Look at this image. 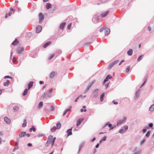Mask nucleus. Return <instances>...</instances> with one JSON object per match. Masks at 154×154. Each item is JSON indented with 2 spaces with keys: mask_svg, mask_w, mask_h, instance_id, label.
I'll list each match as a JSON object with an SVG mask.
<instances>
[{
  "mask_svg": "<svg viewBox=\"0 0 154 154\" xmlns=\"http://www.w3.org/2000/svg\"><path fill=\"white\" fill-rule=\"evenodd\" d=\"M56 139V137L53 138V136L52 135L49 136L48 138L47 142L45 144V146L48 147L51 144V147H52Z\"/></svg>",
  "mask_w": 154,
  "mask_h": 154,
  "instance_id": "f257e3e1",
  "label": "nucleus"
},
{
  "mask_svg": "<svg viewBox=\"0 0 154 154\" xmlns=\"http://www.w3.org/2000/svg\"><path fill=\"white\" fill-rule=\"evenodd\" d=\"M99 16L98 14H95L93 16L92 21L95 23H97L99 21Z\"/></svg>",
  "mask_w": 154,
  "mask_h": 154,
  "instance_id": "f03ea898",
  "label": "nucleus"
},
{
  "mask_svg": "<svg viewBox=\"0 0 154 154\" xmlns=\"http://www.w3.org/2000/svg\"><path fill=\"white\" fill-rule=\"evenodd\" d=\"M128 129V125H125L122 128L120 129L119 131V132L121 134H123L126 132Z\"/></svg>",
  "mask_w": 154,
  "mask_h": 154,
  "instance_id": "7ed1b4c3",
  "label": "nucleus"
},
{
  "mask_svg": "<svg viewBox=\"0 0 154 154\" xmlns=\"http://www.w3.org/2000/svg\"><path fill=\"white\" fill-rule=\"evenodd\" d=\"M126 120V118L125 117H124L123 119L120 120L117 123V125L118 126L124 123L125 122Z\"/></svg>",
  "mask_w": 154,
  "mask_h": 154,
  "instance_id": "20e7f679",
  "label": "nucleus"
},
{
  "mask_svg": "<svg viewBox=\"0 0 154 154\" xmlns=\"http://www.w3.org/2000/svg\"><path fill=\"white\" fill-rule=\"evenodd\" d=\"M119 62V60H116L113 62L110 63L108 67L109 69H111L114 65L117 63Z\"/></svg>",
  "mask_w": 154,
  "mask_h": 154,
  "instance_id": "39448f33",
  "label": "nucleus"
},
{
  "mask_svg": "<svg viewBox=\"0 0 154 154\" xmlns=\"http://www.w3.org/2000/svg\"><path fill=\"white\" fill-rule=\"evenodd\" d=\"M132 152L133 154H140L141 150L139 149H137V147H136L134 148Z\"/></svg>",
  "mask_w": 154,
  "mask_h": 154,
  "instance_id": "423d86ee",
  "label": "nucleus"
},
{
  "mask_svg": "<svg viewBox=\"0 0 154 154\" xmlns=\"http://www.w3.org/2000/svg\"><path fill=\"white\" fill-rule=\"evenodd\" d=\"M94 82L95 81H94L93 82H91L90 83L88 84L87 88L85 91L84 92L85 93H86L88 91L90 88L92 86V85L94 83Z\"/></svg>",
  "mask_w": 154,
  "mask_h": 154,
  "instance_id": "0eeeda50",
  "label": "nucleus"
},
{
  "mask_svg": "<svg viewBox=\"0 0 154 154\" xmlns=\"http://www.w3.org/2000/svg\"><path fill=\"white\" fill-rule=\"evenodd\" d=\"M39 22L41 23L44 19V16L42 13H40L38 15Z\"/></svg>",
  "mask_w": 154,
  "mask_h": 154,
  "instance_id": "6e6552de",
  "label": "nucleus"
},
{
  "mask_svg": "<svg viewBox=\"0 0 154 154\" xmlns=\"http://www.w3.org/2000/svg\"><path fill=\"white\" fill-rule=\"evenodd\" d=\"M109 11H106L103 12L101 14V17L102 18L105 17L107 14L109 13Z\"/></svg>",
  "mask_w": 154,
  "mask_h": 154,
  "instance_id": "1a4fd4ad",
  "label": "nucleus"
},
{
  "mask_svg": "<svg viewBox=\"0 0 154 154\" xmlns=\"http://www.w3.org/2000/svg\"><path fill=\"white\" fill-rule=\"evenodd\" d=\"M42 27L41 26H38L36 28V32L39 33L42 30Z\"/></svg>",
  "mask_w": 154,
  "mask_h": 154,
  "instance_id": "9d476101",
  "label": "nucleus"
},
{
  "mask_svg": "<svg viewBox=\"0 0 154 154\" xmlns=\"http://www.w3.org/2000/svg\"><path fill=\"white\" fill-rule=\"evenodd\" d=\"M99 91V90L98 89L94 90V97L96 98L98 96Z\"/></svg>",
  "mask_w": 154,
  "mask_h": 154,
  "instance_id": "9b49d317",
  "label": "nucleus"
},
{
  "mask_svg": "<svg viewBox=\"0 0 154 154\" xmlns=\"http://www.w3.org/2000/svg\"><path fill=\"white\" fill-rule=\"evenodd\" d=\"M83 119L80 118L77 121V126H79L81 124V122L83 121Z\"/></svg>",
  "mask_w": 154,
  "mask_h": 154,
  "instance_id": "f8f14e48",
  "label": "nucleus"
},
{
  "mask_svg": "<svg viewBox=\"0 0 154 154\" xmlns=\"http://www.w3.org/2000/svg\"><path fill=\"white\" fill-rule=\"evenodd\" d=\"M24 51V48H19L17 50V53L20 54L22 51Z\"/></svg>",
  "mask_w": 154,
  "mask_h": 154,
  "instance_id": "ddd939ff",
  "label": "nucleus"
},
{
  "mask_svg": "<svg viewBox=\"0 0 154 154\" xmlns=\"http://www.w3.org/2000/svg\"><path fill=\"white\" fill-rule=\"evenodd\" d=\"M106 29V30L104 32L105 35H107L108 34H109L110 33V30L109 28H106V29Z\"/></svg>",
  "mask_w": 154,
  "mask_h": 154,
  "instance_id": "4468645a",
  "label": "nucleus"
},
{
  "mask_svg": "<svg viewBox=\"0 0 154 154\" xmlns=\"http://www.w3.org/2000/svg\"><path fill=\"white\" fill-rule=\"evenodd\" d=\"M140 91V89H139L137 91H136L135 94V99L137 98L139 96V92Z\"/></svg>",
  "mask_w": 154,
  "mask_h": 154,
  "instance_id": "2eb2a0df",
  "label": "nucleus"
},
{
  "mask_svg": "<svg viewBox=\"0 0 154 154\" xmlns=\"http://www.w3.org/2000/svg\"><path fill=\"white\" fill-rule=\"evenodd\" d=\"M133 53V50L131 49H130L127 52V54L128 56H131L132 55Z\"/></svg>",
  "mask_w": 154,
  "mask_h": 154,
  "instance_id": "dca6fc26",
  "label": "nucleus"
},
{
  "mask_svg": "<svg viewBox=\"0 0 154 154\" xmlns=\"http://www.w3.org/2000/svg\"><path fill=\"white\" fill-rule=\"evenodd\" d=\"M4 120L7 124H10L11 123V121L10 119H9L7 117H5Z\"/></svg>",
  "mask_w": 154,
  "mask_h": 154,
  "instance_id": "f3484780",
  "label": "nucleus"
},
{
  "mask_svg": "<svg viewBox=\"0 0 154 154\" xmlns=\"http://www.w3.org/2000/svg\"><path fill=\"white\" fill-rule=\"evenodd\" d=\"M19 43V41L17 39L15 40L12 42V45H17Z\"/></svg>",
  "mask_w": 154,
  "mask_h": 154,
  "instance_id": "a211bd4d",
  "label": "nucleus"
},
{
  "mask_svg": "<svg viewBox=\"0 0 154 154\" xmlns=\"http://www.w3.org/2000/svg\"><path fill=\"white\" fill-rule=\"evenodd\" d=\"M84 144H85L84 142H82L80 144V145L79 147V150L78 151V152H79L81 150L82 148V147L84 146Z\"/></svg>",
  "mask_w": 154,
  "mask_h": 154,
  "instance_id": "6ab92c4d",
  "label": "nucleus"
},
{
  "mask_svg": "<svg viewBox=\"0 0 154 154\" xmlns=\"http://www.w3.org/2000/svg\"><path fill=\"white\" fill-rule=\"evenodd\" d=\"M154 102V100L153 101ZM149 111L152 112L154 111V104L152 105L149 108Z\"/></svg>",
  "mask_w": 154,
  "mask_h": 154,
  "instance_id": "aec40b11",
  "label": "nucleus"
},
{
  "mask_svg": "<svg viewBox=\"0 0 154 154\" xmlns=\"http://www.w3.org/2000/svg\"><path fill=\"white\" fill-rule=\"evenodd\" d=\"M51 44V41L48 42L47 43H45L43 46V47L45 48H46L48 46L50 45Z\"/></svg>",
  "mask_w": 154,
  "mask_h": 154,
  "instance_id": "412c9836",
  "label": "nucleus"
},
{
  "mask_svg": "<svg viewBox=\"0 0 154 154\" xmlns=\"http://www.w3.org/2000/svg\"><path fill=\"white\" fill-rule=\"evenodd\" d=\"M105 95V93L104 92L101 95L100 97V101L101 102H102L103 100V97Z\"/></svg>",
  "mask_w": 154,
  "mask_h": 154,
  "instance_id": "4be33fe9",
  "label": "nucleus"
},
{
  "mask_svg": "<svg viewBox=\"0 0 154 154\" xmlns=\"http://www.w3.org/2000/svg\"><path fill=\"white\" fill-rule=\"evenodd\" d=\"M33 82L32 81L30 82L28 84V89H29L32 86Z\"/></svg>",
  "mask_w": 154,
  "mask_h": 154,
  "instance_id": "5701e85b",
  "label": "nucleus"
},
{
  "mask_svg": "<svg viewBox=\"0 0 154 154\" xmlns=\"http://www.w3.org/2000/svg\"><path fill=\"white\" fill-rule=\"evenodd\" d=\"M26 134V132H21L19 134V137H22L24 136Z\"/></svg>",
  "mask_w": 154,
  "mask_h": 154,
  "instance_id": "b1692460",
  "label": "nucleus"
},
{
  "mask_svg": "<svg viewBox=\"0 0 154 154\" xmlns=\"http://www.w3.org/2000/svg\"><path fill=\"white\" fill-rule=\"evenodd\" d=\"M66 23H62L60 26V29H63L66 25Z\"/></svg>",
  "mask_w": 154,
  "mask_h": 154,
  "instance_id": "393cba45",
  "label": "nucleus"
},
{
  "mask_svg": "<svg viewBox=\"0 0 154 154\" xmlns=\"http://www.w3.org/2000/svg\"><path fill=\"white\" fill-rule=\"evenodd\" d=\"M9 83L10 81L9 80H7L6 82L4 83V86H8L9 85Z\"/></svg>",
  "mask_w": 154,
  "mask_h": 154,
  "instance_id": "a878e982",
  "label": "nucleus"
},
{
  "mask_svg": "<svg viewBox=\"0 0 154 154\" xmlns=\"http://www.w3.org/2000/svg\"><path fill=\"white\" fill-rule=\"evenodd\" d=\"M51 5L50 3H48L46 5V8L47 10H48L51 7Z\"/></svg>",
  "mask_w": 154,
  "mask_h": 154,
  "instance_id": "bb28decb",
  "label": "nucleus"
},
{
  "mask_svg": "<svg viewBox=\"0 0 154 154\" xmlns=\"http://www.w3.org/2000/svg\"><path fill=\"white\" fill-rule=\"evenodd\" d=\"M43 105V102L42 101L40 102L38 104V109H40L42 107Z\"/></svg>",
  "mask_w": 154,
  "mask_h": 154,
  "instance_id": "cd10ccee",
  "label": "nucleus"
},
{
  "mask_svg": "<svg viewBox=\"0 0 154 154\" xmlns=\"http://www.w3.org/2000/svg\"><path fill=\"white\" fill-rule=\"evenodd\" d=\"M72 128L68 129V136L72 134Z\"/></svg>",
  "mask_w": 154,
  "mask_h": 154,
  "instance_id": "c85d7f7f",
  "label": "nucleus"
},
{
  "mask_svg": "<svg viewBox=\"0 0 154 154\" xmlns=\"http://www.w3.org/2000/svg\"><path fill=\"white\" fill-rule=\"evenodd\" d=\"M72 128L68 129V136L72 134Z\"/></svg>",
  "mask_w": 154,
  "mask_h": 154,
  "instance_id": "c756f323",
  "label": "nucleus"
},
{
  "mask_svg": "<svg viewBox=\"0 0 154 154\" xmlns=\"http://www.w3.org/2000/svg\"><path fill=\"white\" fill-rule=\"evenodd\" d=\"M143 56V55H141L140 56L138 59H137V61L138 62H139L141 60H142V57Z\"/></svg>",
  "mask_w": 154,
  "mask_h": 154,
  "instance_id": "7c9ffc66",
  "label": "nucleus"
},
{
  "mask_svg": "<svg viewBox=\"0 0 154 154\" xmlns=\"http://www.w3.org/2000/svg\"><path fill=\"white\" fill-rule=\"evenodd\" d=\"M29 90L28 88L25 89L23 94V95L24 96L26 95L28 93V91Z\"/></svg>",
  "mask_w": 154,
  "mask_h": 154,
  "instance_id": "2f4dec72",
  "label": "nucleus"
},
{
  "mask_svg": "<svg viewBox=\"0 0 154 154\" xmlns=\"http://www.w3.org/2000/svg\"><path fill=\"white\" fill-rule=\"evenodd\" d=\"M151 132V131H148L146 134L145 136L147 137H148L150 134Z\"/></svg>",
  "mask_w": 154,
  "mask_h": 154,
  "instance_id": "473e14b6",
  "label": "nucleus"
},
{
  "mask_svg": "<svg viewBox=\"0 0 154 154\" xmlns=\"http://www.w3.org/2000/svg\"><path fill=\"white\" fill-rule=\"evenodd\" d=\"M57 126V129H59L61 126V125L60 123H57L56 124Z\"/></svg>",
  "mask_w": 154,
  "mask_h": 154,
  "instance_id": "72a5a7b5",
  "label": "nucleus"
},
{
  "mask_svg": "<svg viewBox=\"0 0 154 154\" xmlns=\"http://www.w3.org/2000/svg\"><path fill=\"white\" fill-rule=\"evenodd\" d=\"M55 73L53 71L50 74V77L51 78H53L54 75H55Z\"/></svg>",
  "mask_w": 154,
  "mask_h": 154,
  "instance_id": "f704fd0d",
  "label": "nucleus"
},
{
  "mask_svg": "<svg viewBox=\"0 0 154 154\" xmlns=\"http://www.w3.org/2000/svg\"><path fill=\"white\" fill-rule=\"evenodd\" d=\"M32 130L34 131L35 132V127L34 126H32V128H30L29 129V131H32Z\"/></svg>",
  "mask_w": 154,
  "mask_h": 154,
  "instance_id": "c9c22d12",
  "label": "nucleus"
},
{
  "mask_svg": "<svg viewBox=\"0 0 154 154\" xmlns=\"http://www.w3.org/2000/svg\"><path fill=\"white\" fill-rule=\"evenodd\" d=\"M19 109V107L17 106H16L14 107L13 109L14 111H17Z\"/></svg>",
  "mask_w": 154,
  "mask_h": 154,
  "instance_id": "e433bc0d",
  "label": "nucleus"
},
{
  "mask_svg": "<svg viewBox=\"0 0 154 154\" xmlns=\"http://www.w3.org/2000/svg\"><path fill=\"white\" fill-rule=\"evenodd\" d=\"M148 127L152 129L153 128V124L152 123H150L148 125Z\"/></svg>",
  "mask_w": 154,
  "mask_h": 154,
  "instance_id": "4c0bfd02",
  "label": "nucleus"
},
{
  "mask_svg": "<svg viewBox=\"0 0 154 154\" xmlns=\"http://www.w3.org/2000/svg\"><path fill=\"white\" fill-rule=\"evenodd\" d=\"M108 125V127L110 128V129H109V130H112L114 128V127H113L112 126V125L111 124H109Z\"/></svg>",
  "mask_w": 154,
  "mask_h": 154,
  "instance_id": "58836bf2",
  "label": "nucleus"
},
{
  "mask_svg": "<svg viewBox=\"0 0 154 154\" xmlns=\"http://www.w3.org/2000/svg\"><path fill=\"white\" fill-rule=\"evenodd\" d=\"M130 69V66H128L127 68L126 69L125 71L126 72H129Z\"/></svg>",
  "mask_w": 154,
  "mask_h": 154,
  "instance_id": "ea45409f",
  "label": "nucleus"
},
{
  "mask_svg": "<svg viewBox=\"0 0 154 154\" xmlns=\"http://www.w3.org/2000/svg\"><path fill=\"white\" fill-rule=\"evenodd\" d=\"M54 56V54H52L50 55L48 57V59H52Z\"/></svg>",
  "mask_w": 154,
  "mask_h": 154,
  "instance_id": "a19ab883",
  "label": "nucleus"
},
{
  "mask_svg": "<svg viewBox=\"0 0 154 154\" xmlns=\"http://www.w3.org/2000/svg\"><path fill=\"white\" fill-rule=\"evenodd\" d=\"M106 27H102V28H101L100 29V32H103V31L105 29H106Z\"/></svg>",
  "mask_w": 154,
  "mask_h": 154,
  "instance_id": "79ce46f5",
  "label": "nucleus"
},
{
  "mask_svg": "<svg viewBox=\"0 0 154 154\" xmlns=\"http://www.w3.org/2000/svg\"><path fill=\"white\" fill-rule=\"evenodd\" d=\"M72 26V23H71L68 24V30H69Z\"/></svg>",
  "mask_w": 154,
  "mask_h": 154,
  "instance_id": "37998d69",
  "label": "nucleus"
},
{
  "mask_svg": "<svg viewBox=\"0 0 154 154\" xmlns=\"http://www.w3.org/2000/svg\"><path fill=\"white\" fill-rule=\"evenodd\" d=\"M106 77L107 78H109V79H111V78H112V76L110 74L108 75H107Z\"/></svg>",
  "mask_w": 154,
  "mask_h": 154,
  "instance_id": "c03bdc74",
  "label": "nucleus"
},
{
  "mask_svg": "<svg viewBox=\"0 0 154 154\" xmlns=\"http://www.w3.org/2000/svg\"><path fill=\"white\" fill-rule=\"evenodd\" d=\"M109 80V78H107L106 77V78L104 79L103 81V83L106 82L108 81Z\"/></svg>",
  "mask_w": 154,
  "mask_h": 154,
  "instance_id": "a18cd8bd",
  "label": "nucleus"
},
{
  "mask_svg": "<svg viewBox=\"0 0 154 154\" xmlns=\"http://www.w3.org/2000/svg\"><path fill=\"white\" fill-rule=\"evenodd\" d=\"M82 96V95H80L79 97H77V98H76V99L75 100V102H76L77 101V100H78V99L79 98V97H81Z\"/></svg>",
  "mask_w": 154,
  "mask_h": 154,
  "instance_id": "49530a36",
  "label": "nucleus"
},
{
  "mask_svg": "<svg viewBox=\"0 0 154 154\" xmlns=\"http://www.w3.org/2000/svg\"><path fill=\"white\" fill-rule=\"evenodd\" d=\"M106 136H104L103 137L102 139V140L103 141H105L106 140Z\"/></svg>",
  "mask_w": 154,
  "mask_h": 154,
  "instance_id": "de8ad7c7",
  "label": "nucleus"
},
{
  "mask_svg": "<svg viewBox=\"0 0 154 154\" xmlns=\"http://www.w3.org/2000/svg\"><path fill=\"white\" fill-rule=\"evenodd\" d=\"M67 109H66L65 110V111L64 112V113L63 114V116H64L66 114V113H67Z\"/></svg>",
  "mask_w": 154,
  "mask_h": 154,
  "instance_id": "09e8293b",
  "label": "nucleus"
},
{
  "mask_svg": "<svg viewBox=\"0 0 154 154\" xmlns=\"http://www.w3.org/2000/svg\"><path fill=\"white\" fill-rule=\"evenodd\" d=\"M145 141V139H143L140 142V145H142Z\"/></svg>",
  "mask_w": 154,
  "mask_h": 154,
  "instance_id": "8fccbe9b",
  "label": "nucleus"
},
{
  "mask_svg": "<svg viewBox=\"0 0 154 154\" xmlns=\"http://www.w3.org/2000/svg\"><path fill=\"white\" fill-rule=\"evenodd\" d=\"M4 78L5 79H6V78H10L11 79H12L11 77L9 76H8V75L5 76Z\"/></svg>",
  "mask_w": 154,
  "mask_h": 154,
  "instance_id": "3c124183",
  "label": "nucleus"
},
{
  "mask_svg": "<svg viewBox=\"0 0 154 154\" xmlns=\"http://www.w3.org/2000/svg\"><path fill=\"white\" fill-rule=\"evenodd\" d=\"M46 95V94L45 93H44L42 95L41 97V98H44L45 97V96Z\"/></svg>",
  "mask_w": 154,
  "mask_h": 154,
  "instance_id": "603ef678",
  "label": "nucleus"
},
{
  "mask_svg": "<svg viewBox=\"0 0 154 154\" xmlns=\"http://www.w3.org/2000/svg\"><path fill=\"white\" fill-rule=\"evenodd\" d=\"M115 100H113L112 101V102L114 104H115V105H116V104H118V103L117 102H115Z\"/></svg>",
  "mask_w": 154,
  "mask_h": 154,
  "instance_id": "864d4df0",
  "label": "nucleus"
},
{
  "mask_svg": "<svg viewBox=\"0 0 154 154\" xmlns=\"http://www.w3.org/2000/svg\"><path fill=\"white\" fill-rule=\"evenodd\" d=\"M109 85V83H108L107 84H106L105 85V87L106 88H107L108 87Z\"/></svg>",
  "mask_w": 154,
  "mask_h": 154,
  "instance_id": "5fc2aeb1",
  "label": "nucleus"
},
{
  "mask_svg": "<svg viewBox=\"0 0 154 154\" xmlns=\"http://www.w3.org/2000/svg\"><path fill=\"white\" fill-rule=\"evenodd\" d=\"M145 81L142 84V85L140 86V88H141L143 86H144L145 84Z\"/></svg>",
  "mask_w": 154,
  "mask_h": 154,
  "instance_id": "6e6d98bb",
  "label": "nucleus"
},
{
  "mask_svg": "<svg viewBox=\"0 0 154 154\" xmlns=\"http://www.w3.org/2000/svg\"><path fill=\"white\" fill-rule=\"evenodd\" d=\"M124 62V60H122L119 63V65H121V64L122 63H123V62Z\"/></svg>",
  "mask_w": 154,
  "mask_h": 154,
  "instance_id": "4d7b16f0",
  "label": "nucleus"
},
{
  "mask_svg": "<svg viewBox=\"0 0 154 154\" xmlns=\"http://www.w3.org/2000/svg\"><path fill=\"white\" fill-rule=\"evenodd\" d=\"M16 60H17V59L15 57L13 58L12 59V60H13V62H15L16 61Z\"/></svg>",
  "mask_w": 154,
  "mask_h": 154,
  "instance_id": "13d9d810",
  "label": "nucleus"
},
{
  "mask_svg": "<svg viewBox=\"0 0 154 154\" xmlns=\"http://www.w3.org/2000/svg\"><path fill=\"white\" fill-rule=\"evenodd\" d=\"M26 126V123H23L22 124V127H25Z\"/></svg>",
  "mask_w": 154,
  "mask_h": 154,
  "instance_id": "bf43d9fd",
  "label": "nucleus"
},
{
  "mask_svg": "<svg viewBox=\"0 0 154 154\" xmlns=\"http://www.w3.org/2000/svg\"><path fill=\"white\" fill-rule=\"evenodd\" d=\"M16 147L14 148V151L15 150H16L18 148V146H16Z\"/></svg>",
  "mask_w": 154,
  "mask_h": 154,
  "instance_id": "052dcab7",
  "label": "nucleus"
},
{
  "mask_svg": "<svg viewBox=\"0 0 154 154\" xmlns=\"http://www.w3.org/2000/svg\"><path fill=\"white\" fill-rule=\"evenodd\" d=\"M56 130V129H55L54 128H51V131L52 132H54Z\"/></svg>",
  "mask_w": 154,
  "mask_h": 154,
  "instance_id": "680f3d73",
  "label": "nucleus"
},
{
  "mask_svg": "<svg viewBox=\"0 0 154 154\" xmlns=\"http://www.w3.org/2000/svg\"><path fill=\"white\" fill-rule=\"evenodd\" d=\"M146 131V129H144L143 130V133H145Z\"/></svg>",
  "mask_w": 154,
  "mask_h": 154,
  "instance_id": "e2e57ef3",
  "label": "nucleus"
},
{
  "mask_svg": "<svg viewBox=\"0 0 154 154\" xmlns=\"http://www.w3.org/2000/svg\"><path fill=\"white\" fill-rule=\"evenodd\" d=\"M96 139V138L95 137H94L91 140V142H92L94 141Z\"/></svg>",
  "mask_w": 154,
  "mask_h": 154,
  "instance_id": "0e129e2a",
  "label": "nucleus"
},
{
  "mask_svg": "<svg viewBox=\"0 0 154 154\" xmlns=\"http://www.w3.org/2000/svg\"><path fill=\"white\" fill-rule=\"evenodd\" d=\"M72 107V106H70L69 108H68V111L71 110Z\"/></svg>",
  "mask_w": 154,
  "mask_h": 154,
  "instance_id": "69168bd1",
  "label": "nucleus"
},
{
  "mask_svg": "<svg viewBox=\"0 0 154 154\" xmlns=\"http://www.w3.org/2000/svg\"><path fill=\"white\" fill-rule=\"evenodd\" d=\"M148 29L149 31H150L151 29V28L150 26H149L148 27Z\"/></svg>",
  "mask_w": 154,
  "mask_h": 154,
  "instance_id": "338daca9",
  "label": "nucleus"
},
{
  "mask_svg": "<svg viewBox=\"0 0 154 154\" xmlns=\"http://www.w3.org/2000/svg\"><path fill=\"white\" fill-rule=\"evenodd\" d=\"M99 146V143H97L95 146L96 148H98Z\"/></svg>",
  "mask_w": 154,
  "mask_h": 154,
  "instance_id": "774afa93",
  "label": "nucleus"
}]
</instances>
